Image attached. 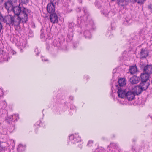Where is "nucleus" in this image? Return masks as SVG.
Returning <instances> with one entry per match:
<instances>
[{
    "mask_svg": "<svg viewBox=\"0 0 152 152\" xmlns=\"http://www.w3.org/2000/svg\"><path fill=\"white\" fill-rule=\"evenodd\" d=\"M93 143V141L92 140H90L88 142L87 145L88 146H91Z\"/></svg>",
    "mask_w": 152,
    "mask_h": 152,
    "instance_id": "nucleus-29",
    "label": "nucleus"
},
{
    "mask_svg": "<svg viewBox=\"0 0 152 152\" xmlns=\"http://www.w3.org/2000/svg\"><path fill=\"white\" fill-rule=\"evenodd\" d=\"M12 115H11L9 117H8L7 119V120L9 124L10 123H12V122L13 123V120L12 118Z\"/></svg>",
    "mask_w": 152,
    "mask_h": 152,
    "instance_id": "nucleus-24",
    "label": "nucleus"
},
{
    "mask_svg": "<svg viewBox=\"0 0 152 152\" xmlns=\"http://www.w3.org/2000/svg\"><path fill=\"white\" fill-rule=\"evenodd\" d=\"M34 51L35 52H37L36 53V56H38L39 55V52H38V50L37 48H35Z\"/></svg>",
    "mask_w": 152,
    "mask_h": 152,
    "instance_id": "nucleus-32",
    "label": "nucleus"
},
{
    "mask_svg": "<svg viewBox=\"0 0 152 152\" xmlns=\"http://www.w3.org/2000/svg\"><path fill=\"white\" fill-rule=\"evenodd\" d=\"M120 2L121 1V2H122L124 1V0H121L119 1Z\"/></svg>",
    "mask_w": 152,
    "mask_h": 152,
    "instance_id": "nucleus-42",
    "label": "nucleus"
},
{
    "mask_svg": "<svg viewBox=\"0 0 152 152\" xmlns=\"http://www.w3.org/2000/svg\"><path fill=\"white\" fill-rule=\"evenodd\" d=\"M42 61L44 60V61H47V59H46V60H45V59H44V60H43V59H42Z\"/></svg>",
    "mask_w": 152,
    "mask_h": 152,
    "instance_id": "nucleus-43",
    "label": "nucleus"
},
{
    "mask_svg": "<svg viewBox=\"0 0 152 152\" xmlns=\"http://www.w3.org/2000/svg\"><path fill=\"white\" fill-rule=\"evenodd\" d=\"M4 22L10 27L13 26L16 30L20 28V24L22 22L18 16L9 15L4 17Z\"/></svg>",
    "mask_w": 152,
    "mask_h": 152,
    "instance_id": "nucleus-2",
    "label": "nucleus"
},
{
    "mask_svg": "<svg viewBox=\"0 0 152 152\" xmlns=\"http://www.w3.org/2000/svg\"><path fill=\"white\" fill-rule=\"evenodd\" d=\"M119 86L121 88L124 86L126 84V81L124 78H120L118 81Z\"/></svg>",
    "mask_w": 152,
    "mask_h": 152,
    "instance_id": "nucleus-18",
    "label": "nucleus"
},
{
    "mask_svg": "<svg viewBox=\"0 0 152 152\" xmlns=\"http://www.w3.org/2000/svg\"><path fill=\"white\" fill-rule=\"evenodd\" d=\"M5 150V148H1V147L0 146V152H4Z\"/></svg>",
    "mask_w": 152,
    "mask_h": 152,
    "instance_id": "nucleus-33",
    "label": "nucleus"
},
{
    "mask_svg": "<svg viewBox=\"0 0 152 152\" xmlns=\"http://www.w3.org/2000/svg\"><path fill=\"white\" fill-rule=\"evenodd\" d=\"M126 21L127 23H128V20H126Z\"/></svg>",
    "mask_w": 152,
    "mask_h": 152,
    "instance_id": "nucleus-45",
    "label": "nucleus"
},
{
    "mask_svg": "<svg viewBox=\"0 0 152 152\" xmlns=\"http://www.w3.org/2000/svg\"><path fill=\"white\" fill-rule=\"evenodd\" d=\"M95 6L98 8H99L102 7V6L100 4V3L97 1H96L95 3Z\"/></svg>",
    "mask_w": 152,
    "mask_h": 152,
    "instance_id": "nucleus-25",
    "label": "nucleus"
},
{
    "mask_svg": "<svg viewBox=\"0 0 152 152\" xmlns=\"http://www.w3.org/2000/svg\"><path fill=\"white\" fill-rule=\"evenodd\" d=\"M1 30H0V37L2 35V33L1 32Z\"/></svg>",
    "mask_w": 152,
    "mask_h": 152,
    "instance_id": "nucleus-40",
    "label": "nucleus"
},
{
    "mask_svg": "<svg viewBox=\"0 0 152 152\" xmlns=\"http://www.w3.org/2000/svg\"><path fill=\"white\" fill-rule=\"evenodd\" d=\"M148 55V52L146 50L143 49L141 50L140 53V57L142 58H145Z\"/></svg>",
    "mask_w": 152,
    "mask_h": 152,
    "instance_id": "nucleus-17",
    "label": "nucleus"
},
{
    "mask_svg": "<svg viewBox=\"0 0 152 152\" xmlns=\"http://www.w3.org/2000/svg\"><path fill=\"white\" fill-rule=\"evenodd\" d=\"M15 129V125L13 123L12 125L10 126L9 130L10 132L13 131Z\"/></svg>",
    "mask_w": 152,
    "mask_h": 152,
    "instance_id": "nucleus-27",
    "label": "nucleus"
},
{
    "mask_svg": "<svg viewBox=\"0 0 152 152\" xmlns=\"http://www.w3.org/2000/svg\"><path fill=\"white\" fill-rule=\"evenodd\" d=\"M143 91L139 85L135 87L134 89L133 92L135 95H138L141 93Z\"/></svg>",
    "mask_w": 152,
    "mask_h": 152,
    "instance_id": "nucleus-15",
    "label": "nucleus"
},
{
    "mask_svg": "<svg viewBox=\"0 0 152 152\" xmlns=\"http://www.w3.org/2000/svg\"><path fill=\"white\" fill-rule=\"evenodd\" d=\"M25 146H23L22 144H20L17 148L18 151L19 152H22L25 149Z\"/></svg>",
    "mask_w": 152,
    "mask_h": 152,
    "instance_id": "nucleus-19",
    "label": "nucleus"
},
{
    "mask_svg": "<svg viewBox=\"0 0 152 152\" xmlns=\"http://www.w3.org/2000/svg\"><path fill=\"white\" fill-rule=\"evenodd\" d=\"M115 0H111V1H115Z\"/></svg>",
    "mask_w": 152,
    "mask_h": 152,
    "instance_id": "nucleus-44",
    "label": "nucleus"
},
{
    "mask_svg": "<svg viewBox=\"0 0 152 152\" xmlns=\"http://www.w3.org/2000/svg\"><path fill=\"white\" fill-rule=\"evenodd\" d=\"M4 1V0H0V4H1Z\"/></svg>",
    "mask_w": 152,
    "mask_h": 152,
    "instance_id": "nucleus-41",
    "label": "nucleus"
},
{
    "mask_svg": "<svg viewBox=\"0 0 152 152\" xmlns=\"http://www.w3.org/2000/svg\"><path fill=\"white\" fill-rule=\"evenodd\" d=\"M135 94L133 91H128L126 92V97L129 101L132 100L135 97Z\"/></svg>",
    "mask_w": 152,
    "mask_h": 152,
    "instance_id": "nucleus-11",
    "label": "nucleus"
},
{
    "mask_svg": "<svg viewBox=\"0 0 152 152\" xmlns=\"http://www.w3.org/2000/svg\"><path fill=\"white\" fill-rule=\"evenodd\" d=\"M42 30H41V32H42ZM41 34H42V33H41Z\"/></svg>",
    "mask_w": 152,
    "mask_h": 152,
    "instance_id": "nucleus-46",
    "label": "nucleus"
},
{
    "mask_svg": "<svg viewBox=\"0 0 152 152\" xmlns=\"http://www.w3.org/2000/svg\"><path fill=\"white\" fill-rule=\"evenodd\" d=\"M69 139L71 140H74L76 142H78L80 141L81 140L80 137L78 135V134H72L69 136Z\"/></svg>",
    "mask_w": 152,
    "mask_h": 152,
    "instance_id": "nucleus-9",
    "label": "nucleus"
},
{
    "mask_svg": "<svg viewBox=\"0 0 152 152\" xmlns=\"http://www.w3.org/2000/svg\"><path fill=\"white\" fill-rule=\"evenodd\" d=\"M105 16H107L108 15L109 12L107 9H105L103 11L101 12Z\"/></svg>",
    "mask_w": 152,
    "mask_h": 152,
    "instance_id": "nucleus-23",
    "label": "nucleus"
},
{
    "mask_svg": "<svg viewBox=\"0 0 152 152\" xmlns=\"http://www.w3.org/2000/svg\"><path fill=\"white\" fill-rule=\"evenodd\" d=\"M55 5L52 2L48 4L47 6V10L50 14L54 13L55 11Z\"/></svg>",
    "mask_w": 152,
    "mask_h": 152,
    "instance_id": "nucleus-4",
    "label": "nucleus"
},
{
    "mask_svg": "<svg viewBox=\"0 0 152 152\" xmlns=\"http://www.w3.org/2000/svg\"><path fill=\"white\" fill-rule=\"evenodd\" d=\"M140 80V78L135 75H134L130 79V82L132 84L138 83Z\"/></svg>",
    "mask_w": 152,
    "mask_h": 152,
    "instance_id": "nucleus-12",
    "label": "nucleus"
},
{
    "mask_svg": "<svg viewBox=\"0 0 152 152\" xmlns=\"http://www.w3.org/2000/svg\"><path fill=\"white\" fill-rule=\"evenodd\" d=\"M149 81H142L139 85L143 91L145 90L149 86Z\"/></svg>",
    "mask_w": 152,
    "mask_h": 152,
    "instance_id": "nucleus-8",
    "label": "nucleus"
},
{
    "mask_svg": "<svg viewBox=\"0 0 152 152\" xmlns=\"http://www.w3.org/2000/svg\"><path fill=\"white\" fill-rule=\"evenodd\" d=\"M135 2H137L140 4H143L145 0H134Z\"/></svg>",
    "mask_w": 152,
    "mask_h": 152,
    "instance_id": "nucleus-26",
    "label": "nucleus"
},
{
    "mask_svg": "<svg viewBox=\"0 0 152 152\" xmlns=\"http://www.w3.org/2000/svg\"><path fill=\"white\" fill-rule=\"evenodd\" d=\"M74 24L73 23H69V24L68 27L69 28H72V27H73Z\"/></svg>",
    "mask_w": 152,
    "mask_h": 152,
    "instance_id": "nucleus-31",
    "label": "nucleus"
},
{
    "mask_svg": "<svg viewBox=\"0 0 152 152\" xmlns=\"http://www.w3.org/2000/svg\"><path fill=\"white\" fill-rule=\"evenodd\" d=\"M12 11L16 16H18L21 19L22 23H25L28 20V15L30 13L29 10L19 6H14Z\"/></svg>",
    "mask_w": 152,
    "mask_h": 152,
    "instance_id": "nucleus-1",
    "label": "nucleus"
},
{
    "mask_svg": "<svg viewBox=\"0 0 152 152\" xmlns=\"http://www.w3.org/2000/svg\"><path fill=\"white\" fill-rule=\"evenodd\" d=\"M118 91L117 93L118 94V96L119 97L121 98H124V97H126V92L125 90L121 88L118 87Z\"/></svg>",
    "mask_w": 152,
    "mask_h": 152,
    "instance_id": "nucleus-6",
    "label": "nucleus"
},
{
    "mask_svg": "<svg viewBox=\"0 0 152 152\" xmlns=\"http://www.w3.org/2000/svg\"><path fill=\"white\" fill-rule=\"evenodd\" d=\"M29 0H24L25 3H28Z\"/></svg>",
    "mask_w": 152,
    "mask_h": 152,
    "instance_id": "nucleus-37",
    "label": "nucleus"
},
{
    "mask_svg": "<svg viewBox=\"0 0 152 152\" xmlns=\"http://www.w3.org/2000/svg\"><path fill=\"white\" fill-rule=\"evenodd\" d=\"M10 53L13 55L16 53V52L13 50H11L10 51Z\"/></svg>",
    "mask_w": 152,
    "mask_h": 152,
    "instance_id": "nucleus-35",
    "label": "nucleus"
},
{
    "mask_svg": "<svg viewBox=\"0 0 152 152\" xmlns=\"http://www.w3.org/2000/svg\"><path fill=\"white\" fill-rule=\"evenodd\" d=\"M84 34L86 38L91 37L90 32L88 31H85L84 32Z\"/></svg>",
    "mask_w": 152,
    "mask_h": 152,
    "instance_id": "nucleus-21",
    "label": "nucleus"
},
{
    "mask_svg": "<svg viewBox=\"0 0 152 152\" xmlns=\"http://www.w3.org/2000/svg\"><path fill=\"white\" fill-rule=\"evenodd\" d=\"M52 45L54 46H56L58 48L61 47L64 50H66V46H65V48L62 47V45L61 43L60 42L59 40L58 39H54Z\"/></svg>",
    "mask_w": 152,
    "mask_h": 152,
    "instance_id": "nucleus-10",
    "label": "nucleus"
},
{
    "mask_svg": "<svg viewBox=\"0 0 152 152\" xmlns=\"http://www.w3.org/2000/svg\"><path fill=\"white\" fill-rule=\"evenodd\" d=\"M143 71L149 74L152 73V65H147L145 66L143 69Z\"/></svg>",
    "mask_w": 152,
    "mask_h": 152,
    "instance_id": "nucleus-14",
    "label": "nucleus"
},
{
    "mask_svg": "<svg viewBox=\"0 0 152 152\" xmlns=\"http://www.w3.org/2000/svg\"><path fill=\"white\" fill-rule=\"evenodd\" d=\"M12 118L13 120V123H14V122L15 121L18 120L19 119V117L18 114H15L13 115H12Z\"/></svg>",
    "mask_w": 152,
    "mask_h": 152,
    "instance_id": "nucleus-22",
    "label": "nucleus"
},
{
    "mask_svg": "<svg viewBox=\"0 0 152 152\" xmlns=\"http://www.w3.org/2000/svg\"><path fill=\"white\" fill-rule=\"evenodd\" d=\"M76 10L77 12H80L81 11V9L80 7H77L76 8Z\"/></svg>",
    "mask_w": 152,
    "mask_h": 152,
    "instance_id": "nucleus-34",
    "label": "nucleus"
},
{
    "mask_svg": "<svg viewBox=\"0 0 152 152\" xmlns=\"http://www.w3.org/2000/svg\"><path fill=\"white\" fill-rule=\"evenodd\" d=\"M150 75L149 74L145 72H143V73L141 74L140 77L141 81H149V78Z\"/></svg>",
    "mask_w": 152,
    "mask_h": 152,
    "instance_id": "nucleus-13",
    "label": "nucleus"
},
{
    "mask_svg": "<svg viewBox=\"0 0 152 152\" xmlns=\"http://www.w3.org/2000/svg\"><path fill=\"white\" fill-rule=\"evenodd\" d=\"M26 43L25 41H23L20 43V44H19V46H20V48L21 49L24 48L26 47Z\"/></svg>",
    "mask_w": 152,
    "mask_h": 152,
    "instance_id": "nucleus-20",
    "label": "nucleus"
},
{
    "mask_svg": "<svg viewBox=\"0 0 152 152\" xmlns=\"http://www.w3.org/2000/svg\"><path fill=\"white\" fill-rule=\"evenodd\" d=\"M3 58L4 59V60H5V61H6L7 60V61L8 60V59L5 56H3Z\"/></svg>",
    "mask_w": 152,
    "mask_h": 152,
    "instance_id": "nucleus-38",
    "label": "nucleus"
},
{
    "mask_svg": "<svg viewBox=\"0 0 152 152\" xmlns=\"http://www.w3.org/2000/svg\"><path fill=\"white\" fill-rule=\"evenodd\" d=\"M148 10L151 13L152 12V4H150L148 6Z\"/></svg>",
    "mask_w": 152,
    "mask_h": 152,
    "instance_id": "nucleus-28",
    "label": "nucleus"
},
{
    "mask_svg": "<svg viewBox=\"0 0 152 152\" xmlns=\"http://www.w3.org/2000/svg\"><path fill=\"white\" fill-rule=\"evenodd\" d=\"M4 6L6 9L8 11L12 10V8L14 7L13 3L11 0H8L4 4Z\"/></svg>",
    "mask_w": 152,
    "mask_h": 152,
    "instance_id": "nucleus-5",
    "label": "nucleus"
},
{
    "mask_svg": "<svg viewBox=\"0 0 152 152\" xmlns=\"http://www.w3.org/2000/svg\"><path fill=\"white\" fill-rule=\"evenodd\" d=\"M145 29L144 28L141 29L139 32V34L141 35H143L144 34Z\"/></svg>",
    "mask_w": 152,
    "mask_h": 152,
    "instance_id": "nucleus-30",
    "label": "nucleus"
},
{
    "mask_svg": "<svg viewBox=\"0 0 152 152\" xmlns=\"http://www.w3.org/2000/svg\"><path fill=\"white\" fill-rule=\"evenodd\" d=\"M82 10L84 13V15L78 18L77 21V24L80 26H82L87 21L88 17L89 15L86 7H83Z\"/></svg>",
    "mask_w": 152,
    "mask_h": 152,
    "instance_id": "nucleus-3",
    "label": "nucleus"
},
{
    "mask_svg": "<svg viewBox=\"0 0 152 152\" xmlns=\"http://www.w3.org/2000/svg\"><path fill=\"white\" fill-rule=\"evenodd\" d=\"M3 29V26L1 23L0 22V30H2Z\"/></svg>",
    "mask_w": 152,
    "mask_h": 152,
    "instance_id": "nucleus-36",
    "label": "nucleus"
},
{
    "mask_svg": "<svg viewBox=\"0 0 152 152\" xmlns=\"http://www.w3.org/2000/svg\"><path fill=\"white\" fill-rule=\"evenodd\" d=\"M125 1L127 2H132L133 0H125Z\"/></svg>",
    "mask_w": 152,
    "mask_h": 152,
    "instance_id": "nucleus-39",
    "label": "nucleus"
},
{
    "mask_svg": "<svg viewBox=\"0 0 152 152\" xmlns=\"http://www.w3.org/2000/svg\"><path fill=\"white\" fill-rule=\"evenodd\" d=\"M50 20L53 23H56L58 21V17L56 13L50 14Z\"/></svg>",
    "mask_w": 152,
    "mask_h": 152,
    "instance_id": "nucleus-7",
    "label": "nucleus"
},
{
    "mask_svg": "<svg viewBox=\"0 0 152 152\" xmlns=\"http://www.w3.org/2000/svg\"><path fill=\"white\" fill-rule=\"evenodd\" d=\"M129 72L132 75L136 73L137 71V67L136 65L130 66Z\"/></svg>",
    "mask_w": 152,
    "mask_h": 152,
    "instance_id": "nucleus-16",
    "label": "nucleus"
}]
</instances>
